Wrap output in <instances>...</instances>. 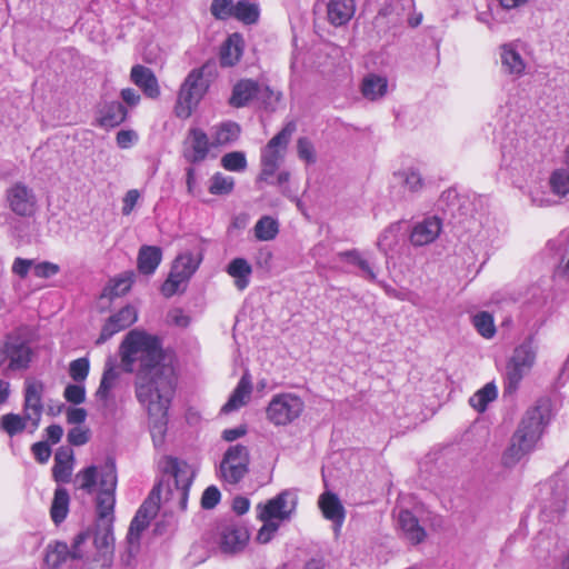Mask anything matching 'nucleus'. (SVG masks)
<instances>
[{"label":"nucleus","mask_w":569,"mask_h":569,"mask_svg":"<svg viewBox=\"0 0 569 569\" xmlns=\"http://www.w3.org/2000/svg\"><path fill=\"white\" fill-rule=\"evenodd\" d=\"M119 355L123 370L136 371V397L148 412L152 441L159 448L164 442L168 410L177 385L172 360L157 337L139 330L127 333Z\"/></svg>","instance_id":"obj_1"},{"label":"nucleus","mask_w":569,"mask_h":569,"mask_svg":"<svg viewBox=\"0 0 569 569\" xmlns=\"http://www.w3.org/2000/svg\"><path fill=\"white\" fill-rule=\"evenodd\" d=\"M77 488L88 495L96 492V530L93 545L102 557L103 565L111 561L113 552V521L116 490L118 483L117 469L112 460L103 466H89L78 471L74 477Z\"/></svg>","instance_id":"obj_2"},{"label":"nucleus","mask_w":569,"mask_h":569,"mask_svg":"<svg viewBox=\"0 0 569 569\" xmlns=\"http://www.w3.org/2000/svg\"><path fill=\"white\" fill-rule=\"evenodd\" d=\"M547 425L541 407L529 408L522 416L517 430L511 437L510 445L502 455V463L513 467L536 448Z\"/></svg>","instance_id":"obj_3"},{"label":"nucleus","mask_w":569,"mask_h":569,"mask_svg":"<svg viewBox=\"0 0 569 569\" xmlns=\"http://www.w3.org/2000/svg\"><path fill=\"white\" fill-rule=\"evenodd\" d=\"M217 74L218 67L214 60H208L188 73L180 87L174 107L178 118L188 119L192 114Z\"/></svg>","instance_id":"obj_4"},{"label":"nucleus","mask_w":569,"mask_h":569,"mask_svg":"<svg viewBox=\"0 0 569 569\" xmlns=\"http://www.w3.org/2000/svg\"><path fill=\"white\" fill-rule=\"evenodd\" d=\"M538 346L535 337L529 336L518 345L508 358L503 375V393L513 395L522 379L530 373L536 365Z\"/></svg>","instance_id":"obj_5"},{"label":"nucleus","mask_w":569,"mask_h":569,"mask_svg":"<svg viewBox=\"0 0 569 569\" xmlns=\"http://www.w3.org/2000/svg\"><path fill=\"white\" fill-rule=\"evenodd\" d=\"M296 131L295 122H288L281 131H279L261 150V171L259 179L270 182L274 177L280 162L284 158V153L289 141Z\"/></svg>","instance_id":"obj_6"},{"label":"nucleus","mask_w":569,"mask_h":569,"mask_svg":"<svg viewBox=\"0 0 569 569\" xmlns=\"http://www.w3.org/2000/svg\"><path fill=\"white\" fill-rule=\"evenodd\" d=\"M202 261L200 252L192 253L190 251L182 252L173 260L168 278L161 286V293L170 298L184 290L191 277L198 270Z\"/></svg>","instance_id":"obj_7"},{"label":"nucleus","mask_w":569,"mask_h":569,"mask_svg":"<svg viewBox=\"0 0 569 569\" xmlns=\"http://www.w3.org/2000/svg\"><path fill=\"white\" fill-rule=\"evenodd\" d=\"M305 409L303 400L292 392L274 395L266 408L267 420L276 427H283L297 420Z\"/></svg>","instance_id":"obj_8"},{"label":"nucleus","mask_w":569,"mask_h":569,"mask_svg":"<svg viewBox=\"0 0 569 569\" xmlns=\"http://www.w3.org/2000/svg\"><path fill=\"white\" fill-rule=\"evenodd\" d=\"M163 470L174 479V489H170V500L177 501V507L184 511L187 509L189 490L194 478V470L183 460L173 457H166Z\"/></svg>","instance_id":"obj_9"},{"label":"nucleus","mask_w":569,"mask_h":569,"mask_svg":"<svg viewBox=\"0 0 569 569\" xmlns=\"http://www.w3.org/2000/svg\"><path fill=\"white\" fill-rule=\"evenodd\" d=\"M30 361L31 348L23 338L8 335L0 340V369L3 372L24 370Z\"/></svg>","instance_id":"obj_10"},{"label":"nucleus","mask_w":569,"mask_h":569,"mask_svg":"<svg viewBox=\"0 0 569 569\" xmlns=\"http://www.w3.org/2000/svg\"><path fill=\"white\" fill-rule=\"evenodd\" d=\"M248 466V448L239 443L230 446L220 463L221 477L226 482L236 485L247 475Z\"/></svg>","instance_id":"obj_11"},{"label":"nucleus","mask_w":569,"mask_h":569,"mask_svg":"<svg viewBox=\"0 0 569 569\" xmlns=\"http://www.w3.org/2000/svg\"><path fill=\"white\" fill-rule=\"evenodd\" d=\"M44 385L39 380L27 379L23 390V413L30 419V433H33L40 425L43 412L42 396Z\"/></svg>","instance_id":"obj_12"},{"label":"nucleus","mask_w":569,"mask_h":569,"mask_svg":"<svg viewBox=\"0 0 569 569\" xmlns=\"http://www.w3.org/2000/svg\"><path fill=\"white\" fill-rule=\"evenodd\" d=\"M297 496L290 490H283L274 498L268 500L266 505H259L260 519L287 520L296 510Z\"/></svg>","instance_id":"obj_13"},{"label":"nucleus","mask_w":569,"mask_h":569,"mask_svg":"<svg viewBox=\"0 0 569 569\" xmlns=\"http://www.w3.org/2000/svg\"><path fill=\"white\" fill-rule=\"evenodd\" d=\"M211 147V140L202 129L191 128L183 141L182 156L189 163H200L206 160Z\"/></svg>","instance_id":"obj_14"},{"label":"nucleus","mask_w":569,"mask_h":569,"mask_svg":"<svg viewBox=\"0 0 569 569\" xmlns=\"http://www.w3.org/2000/svg\"><path fill=\"white\" fill-rule=\"evenodd\" d=\"M137 309L130 305L111 315L101 329V333L97 339V345L104 343L113 335L129 328L137 321Z\"/></svg>","instance_id":"obj_15"},{"label":"nucleus","mask_w":569,"mask_h":569,"mask_svg":"<svg viewBox=\"0 0 569 569\" xmlns=\"http://www.w3.org/2000/svg\"><path fill=\"white\" fill-rule=\"evenodd\" d=\"M550 254L557 259L556 276L569 281V229H565L547 244Z\"/></svg>","instance_id":"obj_16"},{"label":"nucleus","mask_w":569,"mask_h":569,"mask_svg":"<svg viewBox=\"0 0 569 569\" xmlns=\"http://www.w3.org/2000/svg\"><path fill=\"white\" fill-rule=\"evenodd\" d=\"M10 209L18 216L29 217L36 209V197L31 189L22 183H16L7 191Z\"/></svg>","instance_id":"obj_17"},{"label":"nucleus","mask_w":569,"mask_h":569,"mask_svg":"<svg viewBox=\"0 0 569 569\" xmlns=\"http://www.w3.org/2000/svg\"><path fill=\"white\" fill-rule=\"evenodd\" d=\"M501 70L503 73L518 79L526 72L527 62L523 59L519 46L515 42L500 47Z\"/></svg>","instance_id":"obj_18"},{"label":"nucleus","mask_w":569,"mask_h":569,"mask_svg":"<svg viewBox=\"0 0 569 569\" xmlns=\"http://www.w3.org/2000/svg\"><path fill=\"white\" fill-rule=\"evenodd\" d=\"M318 505L323 517L332 521L335 533L338 536L346 518V510L338 496L326 491L319 497Z\"/></svg>","instance_id":"obj_19"},{"label":"nucleus","mask_w":569,"mask_h":569,"mask_svg":"<svg viewBox=\"0 0 569 569\" xmlns=\"http://www.w3.org/2000/svg\"><path fill=\"white\" fill-rule=\"evenodd\" d=\"M442 228L441 220L435 216L427 217L417 222L410 233V241L413 246H426L433 242L440 234Z\"/></svg>","instance_id":"obj_20"},{"label":"nucleus","mask_w":569,"mask_h":569,"mask_svg":"<svg viewBox=\"0 0 569 569\" xmlns=\"http://www.w3.org/2000/svg\"><path fill=\"white\" fill-rule=\"evenodd\" d=\"M249 533L244 527L237 525L226 526L220 533V549L223 553H237L244 549Z\"/></svg>","instance_id":"obj_21"},{"label":"nucleus","mask_w":569,"mask_h":569,"mask_svg":"<svg viewBox=\"0 0 569 569\" xmlns=\"http://www.w3.org/2000/svg\"><path fill=\"white\" fill-rule=\"evenodd\" d=\"M120 379V371L111 360H108L96 391V399L103 406H107L113 398V390L117 388Z\"/></svg>","instance_id":"obj_22"},{"label":"nucleus","mask_w":569,"mask_h":569,"mask_svg":"<svg viewBox=\"0 0 569 569\" xmlns=\"http://www.w3.org/2000/svg\"><path fill=\"white\" fill-rule=\"evenodd\" d=\"M128 111L119 101L104 102L98 110L97 124L104 129L121 124L127 118Z\"/></svg>","instance_id":"obj_23"},{"label":"nucleus","mask_w":569,"mask_h":569,"mask_svg":"<svg viewBox=\"0 0 569 569\" xmlns=\"http://www.w3.org/2000/svg\"><path fill=\"white\" fill-rule=\"evenodd\" d=\"M355 12V0H329L327 3V18L335 27L347 24Z\"/></svg>","instance_id":"obj_24"},{"label":"nucleus","mask_w":569,"mask_h":569,"mask_svg":"<svg viewBox=\"0 0 569 569\" xmlns=\"http://www.w3.org/2000/svg\"><path fill=\"white\" fill-rule=\"evenodd\" d=\"M130 77L133 83L141 88L149 98H157L160 94L157 78L149 68L137 64L132 67Z\"/></svg>","instance_id":"obj_25"},{"label":"nucleus","mask_w":569,"mask_h":569,"mask_svg":"<svg viewBox=\"0 0 569 569\" xmlns=\"http://www.w3.org/2000/svg\"><path fill=\"white\" fill-rule=\"evenodd\" d=\"M397 520L402 533L411 543H420L425 539L426 531L411 511L401 509Z\"/></svg>","instance_id":"obj_26"},{"label":"nucleus","mask_w":569,"mask_h":569,"mask_svg":"<svg viewBox=\"0 0 569 569\" xmlns=\"http://www.w3.org/2000/svg\"><path fill=\"white\" fill-rule=\"evenodd\" d=\"M162 250L157 246H141L138 252L137 266L140 273L153 274L161 263Z\"/></svg>","instance_id":"obj_27"},{"label":"nucleus","mask_w":569,"mask_h":569,"mask_svg":"<svg viewBox=\"0 0 569 569\" xmlns=\"http://www.w3.org/2000/svg\"><path fill=\"white\" fill-rule=\"evenodd\" d=\"M252 391L251 378L248 373H244L239 380L236 389L231 393L229 400L223 405L221 411L224 413L238 410L247 403Z\"/></svg>","instance_id":"obj_28"},{"label":"nucleus","mask_w":569,"mask_h":569,"mask_svg":"<svg viewBox=\"0 0 569 569\" xmlns=\"http://www.w3.org/2000/svg\"><path fill=\"white\" fill-rule=\"evenodd\" d=\"M240 127L232 121H226L211 128L212 147H224L233 143L240 136Z\"/></svg>","instance_id":"obj_29"},{"label":"nucleus","mask_w":569,"mask_h":569,"mask_svg":"<svg viewBox=\"0 0 569 569\" xmlns=\"http://www.w3.org/2000/svg\"><path fill=\"white\" fill-rule=\"evenodd\" d=\"M73 452L69 448H60L54 455L52 475L57 482H69L72 473Z\"/></svg>","instance_id":"obj_30"},{"label":"nucleus","mask_w":569,"mask_h":569,"mask_svg":"<svg viewBox=\"0 0 569 569\" xmlns=\"http://www.w3.org/2000/svg\"><path fill=\"white\" fill-rule=\"evenodd\" d=\"M243 52L242 39L239 34L230 36L220 49V64L222 67H232L241 58Z\"/></svg>","instance_id":"obj_31"},{"label":"nucleus","mask_w":569,"mask_h":569,"mask_svg":"<svg viewBox=\"0 0 569 569\" xmlns=\"http://www.w3.org/2000/svg\"><path fill=\"white\" fill-rule=\"evenodd\" d=\"M227 272L234 279L236 287L244 290L249 286L252 268L244 258H234L228 264Z\"/></svg>","instance_id":"obj_32"},{"label":"nucleus","mask_w":569,"mask_h":569,"mask_svg":"<svg viewBox=\"0 0 569 569\" xmlns=\"http://www.w3.org/2000/svg\"><path fill=\"white\" fill-rule=\"evenodd\" d=\"M134 277L136 276L133 271H124L118 274L117 277L110 279V281L103 290V296L112 299L126 295L131 289L134 282Z\"/></svg>","instance_id":"obj_33"},{"label":"nucleus","mask_w":569,"mask_h":569,"mask_svg":"<svg viewBox=\"0 0 569 569\" xmlns=\"http://www.w3.org/2000/svg\"><path fill=\"white\" fill-rule=\"evenodd\" d=\"M258 92V84L252 80L239 81L232 90L230 104L233 107L246 106Z\"/></svg>","instance_id":"obj_34"},{"label":"nucleus","mask_w":569,"mask_h":569,"mask_svg":"<svg viewBox=\"0 0 569 569\" xmlns=\"http://www.w3.org/2000/svg\"><path fill=\"white\" fill-rule=\"evenodd\" d=\"M388 81L385 77L369 74L362 81L361 91L365 98L377 100L387 92Z\"/></svg>","instance_id":"obj_35"},{"label":"nucleus","mask_w":569,"mask_h":569,"mask_svg":"<svg viewBox=\"0 0 569 569\" xmlns=\"http://www.w3.org/2000/svg\"><path fill=\"white\" fill-rule=\"evenodd\" d=\"M71 559L69 546L63 541L50 542L46 549V563L51 568H58L68 559Z\"/></svg>","instance_id":"obj_36"},{"label":"nucleus","mask_w":569,"mask_h":569,"mask_svg":"<svg viewBox=\"0 0 569 569\" xmlns=\"http://www.w3.org/2000/svg\"><path fill=\"white\" fill-rule=\"evenodd\" d=\"M69 501L70 497L67 489L61 487L57 488L50 509L51 519L56 525L61 523L67 518Z\"/></svg>","instance_id":"obj_37"},{"label":"nucleus","mask_w":569,"mask_h":569,"mask_svg":"<svg viewBox=\"0 0 569 569\" xmlns=\"http://www.w3.org/2000/svg\"><path fill=\"white\" fill-rule=\"evenodd\" d=\"M1 429L10 437H13L26 429H30V419H27V415L22 416L18 413H6L0 418Z\"/></svg>","instance_id":"obj_38"},{"label":"nucleus","mask_w":569,"mask_h":569,"mask_svg":"<svg viewBox=\"0 0 569 569\" xmlns=\"http://www.w3.org/2000/svg\"><path fill=\"white\" fill-rule=\"evenodd\" d=\"M497 396L498 390L496 385L489 382L470 397L469 405L478 412H483L488 405L496 400Z\"/></svg>","instance_id":"obj_39"},{"label":"nucleus","mask_w":569,"mask_h":569,"mask_svg":"<svg viewBox=\"0 0 569 569\" xmlns=\"http://www.w3.org/2000/svg\"><path fill=\"white\" fill-rule=\"evenodd\" d=\"M400 230L401 223L393 222L380 233L377 247L386 256L398 246Z\"/></svg>","instance_id":"obj_40"},{"label":"nucleus","mask_w":569,"mask_h":569,"mask_svg":"<svg viewBox=\"0 0 569 569\" xmlns=\"http://www.w3.org/2000/svg\"><path fill=\"white\" fill-rule=\"evenodd\" d=\"M548 183L555 196L562 198L569 194V166L555 169L549 176Z\"/></svg>","instance_id":"obj_41"},{"label":"nucleus","mask_w":569,"mask_h":569,"mask_svg":"<svg viewBox=\"0 0 569 569\" xmlns=\"http://www.w3.org/2000/svg\"><path fill=\"white\" fill-rule=\"evenodd\" d=\"M260 9L257 3L247 0H240L234 3L233 18L246 23L253 24L258 21Z\"/></svg>","instance_id":"obj_42"},{"label":"nucleus","mask_w":569,"mask_h":569,"mask_svg":"<svg viewBox=\"0 0 569 569\" xmlns=\"http://www.w3.org/2000/svg\"><path fill=\"white\" fill-rule=\"evenodd\" d=\"M278 232L279 223L274 218L270 216L261 217L254 226V236L260 241L273 240Z\"/></svg>","instance_id":"obj_43"},{"label":"nucleus","mask_w":569,"mask_h":569,"mask_svg":"<svg viewBox=\"0 0 569 569\" xmlns=\"http://www.w3.org/2000/svg\"><path fill=\"white\" fill-rule=\"evenodd\" d=\"M472 325L478 333L486 339H491L496 335L493 317L487 311L476 313L472 317Z\"/></svg>","instance_id":"obj_44"},{"label":"nucleus","mask_w":569,"mask_h":569,"mask_svg":"<svg viewBox=\"0 0 569 569\" xmlns=\"http://www.w3.org/2000/svg\"><path fill=\"white\" fill-rule=\"evenodd\" d=\"M234 188V179L229 176H224L221 172H216L210 178L209 192L211 194H229Z\"/></svg>","instance_id":"obj_45"},{"label":"nucleus","mask_w":569,"mask_h":569,"mask_svg":"<svg viewBox=\"0 0 569 569\" xmlns=\"http://www.w3.org/2000/svg\"><path fill=\"white\" fill-rule=\"evenodd\" d=\"M221 166L228 171H244L248 166L244 152L232 151L223 154L221 158Z\"/></svg>","instance_id":"obj_46"},{"label":"nucleus","mask_w":569,"mask_h":569,"mask_svg":"<svg viewBox=\"0 0 569 569\" xmlns=\"http://www.w3.org/2000/svg\"><path fill=\"white\" fill-rule=\"evenodd\" d=\"M397 177L401 180L405 188L408 189L410 193H417L423 188V179L421 173L416 169H408L397 174Z\"/></svg>","instance_id":"obj_47"},{"label":"nucleus","mask_w":569,"mask_h":569,"mask_svg":"<svg viewBox=\"0 0 569 569\" xmlns=\"http://www.w3.org/2000/svg\"><path fill=\"white\" fill-rule=\"evenodd\" d=\"M146 529L147 527L140 523V520L133 517L127 535L128 552L130 556H133L138 552L140 547V537Z\"/></svg>","instance_id":"obj_48"},{"label":"nucleus","mask_w":569,"mask_h":569,"mask_svg":"<svg viewBox=\"0 0 569 569\" xmlns=\"http://www.w3.org/2000/svg\"><path fill=\"white\" fill-rule=\"evenodd\" d=\"M90 538H91V533L88 530L79 532L73 538L72 545L70 547L71 559L77 560V559L84 558V556L87 553L86 548L89 543Z\"/></svg>","instance_id":"obj_49"},{"label":"nucleus","mask_w":569,"mask_h":569,"mask_svg":"<svg viewBox=\"0 0 569 569\" xmlns=\"http://www.w3.org/2000/svg\"><path fill=\"white\" fill-rule=\"evenodd\" d=\"M90 363L87 358H79L70 362L69 375L76 382H82L89 375Z\"/></svg>","instance_id":"obj_50"},{"label":"nucleus","mask_w":569,"mask_h":569,"mask_svg":"<svg viewBox=\"0 0 569 569\" xmlns=\"http://www.w3.org/2000/svg\"><path fill=\"white\" fill-rule=\"evenodd\" d=\"M234 3L232 0H212L210 6L211 14L220 20L233 17Z\"/></svg>","instance_id":"obj_51"},{"label":"nucleus","mask_w":569,"mask_h":569,"mask_svg":"<svg viewBox=\"0 0 569 569\" xmlns=\"http://www.w3.org/2000/svg\"><path fill=\"white\" fill-rule=\"evenodd\" d=\"M157 512L158 505L151 499H148L140 506L134 518L140 520V523L148 528L150 521L156 517Z\"/></svg>","instance_id":"obj_52"},{"label":"nucleus","mask_w":569,"mask_h":569,"mask_svg":"<svg viewBox=\"0 0 569 569\" xmlns=\"http://www.w3.org/2000/svg\"><path fill=\"white\" fill-rule=\"evenodd\" d=\"M157 512L158 505L151 499H148L140 506L134 518L140 520V523L148 528L150 521L156 517Z\"/></svg>","instance_id":"obj_53"},{"label":"nucleus","mask_w":569,"mask_h":569,"mask_svg":"<svg viewBox=\"0 0 569 569\" xmlns=\"http://www.w3.org/2000/svg\"><path fill=\"white\" fill-rule=\"evenodd\" d=\"M297 151L299 159L311 164L316 162V151L313 144L308 138H299L297 141Z\"/></svg>","instance_id":"obj_54"},{"label":"nucleus","mask_w":569,"mask_h":569,"mask_svg":"<svg viewBox=\"0 0 569 569\" xmlns=\"http://www.w3.org/2000/svg\"><path fill=\"white\" fill-rule=\"evenodd\" d=\"M60 272V267L50 261L36 262L33 260V274L37 278L49 279Z\"/></svg>","instance_id":"obj_55"},{"label":"nucleus","mask_w":569,"mask_h":569,"mask_svg":"<svg viewBox=\"0 0 569 569\" xmlns=\"http://www.w3.org/2000/svg\"><path fill=\"white\" fill-rule=\"evenodd\" d=\"M63 397L66 400L73 405H80L86 400V389L80 382L76 385H68L64 389Z\"/></svg>","instance_id":"obj_56"},{"label":"nucleus","mask_w":569,"mask_h":569,"mask_svg":"<svg viewBox=\"0 0 569 569\" xmlns=\"http://www.w3.org/2000/svg\"><path fill=\"white\" fill-rule=\"evenodd\" d=\"M263 521V526L259 529L257 533V540L261 543L269 542L273 535L278 531L279 525L271 519H261Z\"/></svg>","instance_id":"obj_57"},{"label":"nucleus","mask_w":569,"mask_h":569,"mask_svg":"<svg viewBox=\"0 0 569 569\" xmlns=\"http://www.w3.org/2000/svg\"><path fill=\"white\" fill-rule=\"evenodd\" d=\"M141 194L138 189H130L127 191L122 199L121 213L123 216H130L139 202Z\"/></svg>","instance_id":"obj_58"},{"label":"nucleus","mask_w":569,"mask_h":569,"mask_svg":"<svg viewBox=\"0 0 569 569\" xmlns=\"http://www.w3.org/2000/svg\"><path fill=\"white\" fill-rule=\"evenodd\" d=\"M221 498V493L216 486L208 487L201 497V507L203 509H212L214 508Z\"/></svg>","instance_id":"obj_59"},{"label":"nucleus","mask_w":569,"mask_h":569,"mask_svg":"<svg viewBox=\"0 0 569 569\" xmlns=\"http://www.w3.org/2000/svg\"><path fill=\"white\" fill-rule=\"evenodd\" d=\"M67 438L72 446H83L89 441V430L83 427H73L69 430Z\"/></svg>","instance_id":"obj_60"},{"label":"nucleus","mask_w":569,"mask_h":569,"mask_svg":"<svg viewBox=\"0 0 569 569\" xmlns=\"http://www.w3.org/2000/svg\"><path fill=\"white\" fill-rule=\"evenodd\" d=\"M31 451L39 463H47L51 457V448L44 441L33 443Z\"/></svg>","instance_id":"obj_61"},{"label":"nucleus","mask_w":569,"mask_h":569,"mask_svg":"<svg viewBox=\"0 0 569 569\" xmlns=\"http://www.w3.org/2000/svg\"><path fill=\"white\" fill-rule=\"evenodd\" d=\"M30 269L33 270L32 259L16 258L12 263V272L22 279L28 276Z\"/></svg>","instance_id":"obj_62"},{"label":"nucleus","mask_w":569,"mask_h":569,"mask_svg":"<svg viewBox=\"0 0 569 569\" xmlns=\"http://www.w3.org/2000/svg\"><path fill=\"white\" fill-rule=\"evenodd\" d=\"M138 139L137 133L133 130H120L117 133V144L121 149L130 148Z\"/></svg>","instance_id":"obj_63"},{"label":"nucleus","mask_w":569,"mask_h":569,"mask_svg":"<svg viewBox=\"0 0 569 569\" xmlns=\"http://www.w3.org/2000/svg\"><path fill=\"white\" fill-rule=\"evenodd\" d=\"M272 251L268 247H262L256 253V263L260 268H270L272 260Z\"/></svg>","instance_id":"obj_64"}]
</instances>
